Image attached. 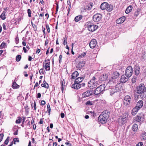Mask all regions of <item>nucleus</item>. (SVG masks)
<instances>
[{
    "instance_id": "obj_1",
    "label": "nucleus",
    "mask_w": 146,
    "mask_h": 146,
    "mask_svg": "<svg viewBox=\"0 0 146 146\" xmlns=\"http://www.w3.org/2000/svg\"><path fill=\"white\" fill-rule=\"evenodd\" d=\"M136 93L140 94L141 98H145L146 96V87H145L144 84H141L136 88Z\"/></svg>"
},
{
    "instance_id": "obj_2",
    "label": "nucleus",
    "mask_w": 146,
    "mask_h": 146,
    "mask_svg": "<svg viewBox=\"0 0 146 146\" xmlns=\"http://www.w3.org/2000/svg\"><path fill=\"white\" fill-rule=\"evenodd\" d=\"M110 113L107 111H103L98 118L99 121L102 124L105 123L109 117Z\"/></svg>"
},
{
    "instance_id": "obj_3",
    "label": "nucleus",
    "mask_w": 146,
    "mask_h": 146,
    "mask_svg": "<svg viewBox=\"0 0 146 146\" xmlns=\"http://www.w3.org/2000/svg\"><path fill=\"white\" fill-rule=\"evenodd\" d=\"M98 78L95 76L93 77L92 80L88 82V86L91 89L96 88L97 85H99L100 82L99 81Z\"/></svg>"
},
{
    "instance_id": "obj_4",
    "label": "nucleus",
    "mask_w": 146,
    "mask_h": 146,
    "mask_svg": "<svg viewBox=\"0 0 146 146\" xmlns=\"http://www.w3.org/2000/svg\"><path fill=\"white\" fill-rule=\"evenodd\" d=\"M128 115V113H124L123 116H120L119 117L118 119V121L119 124L120 125H122L126 123Z\"/></svg>"
},
{
    "instance_id": "obj_5",
    "label": "nucleus",
    "mask_w": 146,
    "mask_h": 146,
    "mask_svg": "<svg viewBox=\"0 0 146 146\" xmlns=\"http://www.w3.org/2000/svg\"><path fill=\"white\" fill-rule=\"evenodd\" d=\"M107 89H108L106 88V90ZM108 90H109L110 95H112L115 92L120 91L121 90V86H120L119 84H117L115 88H110Z\"/></svg>"
},
{
    "instance_id": "obj_6",
    "label": "nucleus",
    "mask_w": 146,
    "mask_h": 146,
    "mask_svg": "<svg viewBox=\"0 0 146 146\" xmlns=\"http://www.w3.org/2000/svg\"><path fill=\"white\" fill-rule=\"evenodd\" d=\"M135 121L139 123L143 122L145 120V116L143 113H138L135 117Z\"/></svg>"
},
{
    "instance_id": "obj_7",
    "label": "nucleus",
    "mask_w": 146,
    "mask_h": 146,
    "mask_svg": "<svg viewBox=\"0 0 146 146\" xmlns=\"http://www.w3.org/2000/svg\"><path fill=\"white\" fill-rule=\"evenodd\" d=\"M133 72L132 67L131 66H129L126 68L125 74L127 78H129L132 75Z\"/></svg>"
},
{
    "instance_id": "obj_8",
    "label": "nucleus",
    "mask_w": 146,
    "mask_h": 146,
    "mask_svg": "<svg viewBox=\"0 0 146 146\" xmlns=\"http://www.w3.org/2000/svg\"><path fill=\"white\" fill-rule=\"evenodd\" d=\"M131 101V98L129 96H126L124 98L123 103L124 105L127 106L130 104Z\"/></svg>"
},
{
    "instance_id": "obj_9",
    "label": "nucleus",
    "mask_w": 146,
    "mask_h": 146,
    "mask_svg": "<svg viewBox=\"0 0 146 146\" xmlns=\"http://www.w3.org/2000/svg\"><path fill=\"white\" fill-rule=\"evenodd\" d=\"M102 18V15L100 14H97L93 16V19L95 22H97L100 21Z\"/></svg>"
},
{
    "instance_id": "obj_10",
    "label": "nucleus",
    "mask_w": 146,
    "mask_h": 146,
    "mask_svg": "<svg viewBox=\"0 0 146 146\" xmlns=\"http://www.w3.org/2000/svg\"><path fill=\"white\" fill-rule=\"evenodd\" d=\"M98 26L97 25H89L88 26V29L89 31L93 32L96 30Z\"/></svg>"
},
{
    "instance_id": "obj_11",
    "label": "nucleus",
    "mask_w": 146,
    "mask_h": 146,
    "mask_svg": "<svg viewBox=\"0 0 146 146\" xmlns=\"http://www.w3.org/2000/svg\"><path fill=\"white\" fill-rule=\"evenodd\" d=\"M92 6L93 3H90L85 6L84 7L82 8V10L81 11L83 10V11H84V10L86 11L91 10L92 8Z\"/></svg>"
},
{
    "instance_id": "obj_12",
    "label": "nucleus",
    "mask_w": 146,
    "mask_h": 146,
    "mask_svg": "<svg viewBox=\"0 0 146 146\" xmlns=\"http://www.w3.org/2000/svg\"><path fill=\"white\" fill-rule=\"evenodd\" d=\"M93 92V91L92 90H88L86 92L83 93L82 94V96L84 98L89 96L92 95Z\"/></svg>"
},
{
    "instance_id": "obj_13",
    "label": "nucleus",
    "mask_w": 146,
    "mask_h": 146,
    "mask_svg": "<svg viewBox=\"0 0 146 146\" xmlns=\"http://www.w3.org/2000/svg\"><path fill=\"white\" fill-rule=\"evenodd\" d=\"M97 41L95 39L92 40L89 43V46L91 48H94L96 46Z\"/></svg>"
},
{
    "instance_id": "obj_14",
    "label": "nucleus",
    "mask_w": 146,
    "mask_h": 146,
    "mask_svg": "<svg viewBox=\"0 0 146 146\" xmlns=\"http://www.w3.org/2000/svg\"><path fill=\"white\" fill-rule=\"evenodd\" d=\"M81 87V85L79 83L75 82L72 86V88L75 89H78L80 88Z\"/></svg>"
},
{
    "instance_id": "obj_15",
    "label": "nucleus",
    "mask_w": 146,
    "mask_h": 146,
    "mask_svg": "<svg viewBox=\"0 0 146 146\" xmlns=\"http://www.w3.org/2000/svg\"><path fill=\"white\" fill-rule=\"evenodd\" d=\"M134 68L135 74L136 75H138L139 74L140 71V67L136 65L135 66Z\"/></svg>"
},
{
    "instance_id": "obj_16",
    "label": "nucleus",
    "mask_w": 146,
    "mask_h": 146,
    "mask_svg": "<svg viewBox=\"0 0 146 146\" xmlns=\"http://www.w3.org/2000/svg\"><path fill=\"white\" fill-rule=\"evenodd\" d=\"M108 78V75L106 74H104L101 75L98 78L100 81H104L107 80Z\"/></svg>"
},
{
    "instance_id": "obj_17",
    "label": "nucleus",
    "mask_w": 146,
    "mask_h": 146,
    "mask_svg": "<svg viewBox=\"0 0 146 146\" xmlns=\"http://www.w3.org/2000/svg\"><path fill=\"white\" fill-rule=\"evenodd\" d=\"M128 78H126L124 75H122L120 79V82L122 83H125L128 80Z\"/></svg>"
},
{
    "instance_id": "obj_18",
    "label": "nucleus",
    "mask_w": 146,
    "mask_h": 146,
    "mask_svg": "<svg viewBox=\"0 0 146 146\" xmlns=\"http://www.w3.org/2000/svg\"><path fill=\"white\" fill-rule=\"evenodd\" d=\"M119 75V73L117 72H114L112 75L111 78L113 79H117Z\"/></svg>"
},
{
    "instance_id": "obj_19",
    "label": "nucleus",
    "mask_w": 146,
    "mask_h": 146,
    "mask_svg": "<svg viewBox=\"0 0 146 146\" xmlns=\"http://www.w3.org/2000/svg\"><path fill=\"white\" fill-rule=\"evenodd\" d=\"M143 105V102L142 100H140L137 103L135 107L140 109L142 107Z\"/></svg>"
},
{
    "instance_id": "obj_20",
    "label": "nucleus",
    "mask_w": 146,
    "mask_h": 146,
    "mask_svg": "<svg viewBox=\"0 0 146 146\" xmlns=\"http://www.w3.org/2000/svg\"><path fill=\"white\" fill-rule=\"evenodd\" d=\"M108 4L106 2H104L102 3L100 6L101 9L102 10L106 9Z\"/></svg>"
},
{
    "instance_id": "obj_21",
    "label": "nucleus",
    "mask_w": 146,
    "mask_h": 146,
    "mask_svg": "<svg viewBox=\"0 0 146 146\" xmlns=\"http://www.w3.org/2000/svg\"><path fill=\"white\" fill-rule=\"evenodd\" d=\"M139 110V109L135 106V107L133 108L131 112L132 115H135Z\"/></svg>"
},
{
    "instance_id": "obj_22",
    "label": "nucleus",
    "mask_w": 146,
    "mask_h": 146,
    "mask_svg": "<svg viewBox=\"0 0 146 146\" xmlns=\"http://www.w3.org/2000/svg\"><path fill=\"white\" fill-rule=\"evenodd\" d=\"M79 74L78 72L76 71L74 72L71 75V79H74L78 76Z\"/></svg>"
},
{
    "instance_id": "obj_23",
    "label": "nucleus",
    "mask_w": 146,
    "mask_h": 146,
    "mask_svg": "<svg viewBox=\"0 0 146 146\" xmlns=\"http://www.w3.org/2000/svg\"><path fill=\"white\" fill-rule=\"evenodd\" d=\"M101 90L98 87L96 88L94 92V94L97 95L102 92Z\"/></svg>"
},
{
    "instance_id": "obj_24",
    "label": "nucleus",
    "mask_w": 146,
    "mask_h": 146,
    "mask_svg": "<svg viewBox=\"0 0 146 146\" xmlns=\"http://www.w3.org/2000/svg\"><path fill=\"white\" fill-rule=\"evenodd\" d=\"M50 64L49 62H46L45 64H44L43 67L45 68L46 71L50 70Z\"/></svg>"
},
{
    "instance_id": "obj_25",
    "label": "nucleus",
    "mask_w": 146,
    "mask_h": 146,
    "mask_svg": "<svg viewBox=\"0 0 146 146\" xmlns=\"http://www.w3.org/2000/svg\"><path fill=\"white\" fill-rule=\"evenodd\" d=\"M84 78L82 77H79L77 78L75 80V82L80 83L83 80Z\"/></svg>"
},
{
    "instance_id": "obj_26",
    "label": "nucleus",
    "mask_w": 146,
    "mask_h": 146,
    "mask_svg": "<svg viewBox=\"0 0 146 146\" xmlns=\"http://www.w3.org/2000/svg\"><path fill=\"white\" fill-rule=\"evenodd\" d=\"M13 89L18 88L19 87V86L15 82H13L12 86Z\"/></svg>"
},
{
    "instance_id": "obj_27",
    "label": "nucleus",
    "mask_w": 146,
    "mask_h": 146,
    "mask_svg": "<svg viewBox=\"0 0 146 146\" xmlns=\"http://www.w3.org/2000/svg\"><path fill=\"white\" fill-rule=\"evenodd\" d=\"M82 15H79L75 17L74 20L76 22H78L82 19Z\"/></svg>"
},
{
    "instance_id": "obj_28",
    "label": "nucleus",
    "mask_w": 146,
    "mask_h": 146,
    "mask_svg": "<svg viewBox=\"0 0 146 146\" xmlns=\"http://www.w3.org/2000/svg\"><path fill=\"white\" fill-rule=\"evenodd\" d=\"M132 129L133 131H137L138 129V125L136 124H134L132 127Z\"/></svg>"
},
{
    "instance_id": "obj_29",
    "label": "nucleus",
    "mask_w": 146,
    "mask_h": 146,
    "mask_svg": "<svg viewBox=\"0 0 146 146\" xmlns=\"http://www.w3.org/2000/svg\"><path fill=\"white\" fill-rule=\"evenodd\" d=\"M113 9V7L112 5H109L108 4V6L107 8H106V10L109 12H110L112 11Z\"/></svg>"
},
{
    "instance_id": "obj_30",
    "label": "nucleus",
    "mask_w": 146,
    "mask_h": 146,
    "mask_svg": "<svg viewBox=\"0 0 146 146\" xmlns=\"http://www.w3.org/2000/svg\"><path fill=\"white\" fill-rule=\"evenodd\" d=\"M141 138L142 140L146 139V133H143L141 135Z\"/></svg>"
},
{
    "instance_id": "obj_31",
    "label": "nucleus",
    "mask_w": 146,
    "mask_h": 146,
    "mask_svg": "<svg viewBox=\"0 0 146 146\" xmlns=\"http://www.w3.org/2000/svg\"><path fill=\"white\" fill-rule=\"evenodd\" d=\"M98 87L100 88V89H101L102 92L104 91L106 88L105 85V84H102L98 86Z\"/></svg>"
},
{
    "instance_id": "obj_32",
    "label": "nucleus",
    "mask_w": 146,
    "mask_h": 146,
    "mask_svg": "<svg viewBox=\"0 0 146 146\" xmlns=\"http://www.w3.org/2000/svg\"><path fill=\"white\" fill-rule=\"evenodd\" d=\"M5 13L6 12L4 11L0 15V17L2 20H4L6 18Z\"/></svg>"
},
{
    "instance_id": "obj_33",
    "label": "nucleus",
    "mask_w": 146,
    "mask_h": 146,
    "mask_svg": "<svg viewBox=\"0 0 146 146\" xmlns=\"http://www.w3.org/2000/svg\"><path fill=\"white\" fill-rule=\"evenodd\" d=\"M85 64V63L83 62H80L79 63L78 66H77V67H78L79 68H81L84 66Z\"/></svg>"
},
{
    "instance_id": "obj_34",
    "label": "nucleus",
    "mask_w": 146,
    "mask_h": 146,
    "mask_svg": "<svg viewBox=\"0 0 146 146\" xmlns=\"http://www.w3.org/2000/svg\"><path fill=\"white\" fill-rule=\"evenodd\" d=\"M124 21L125 19H123V20L121 21V18H119L117 20L116 23L117 24L122 23Z\"/></svg>"
},
{
    "instance_id": "obj_35",
    "label": "nucleus",
    "mask_w": 146,
    "mask_h": 146,
    "mask_svg": "<svg viewBox=\"0 0 146 146\" xmlns=\"http://www.w3.org/2000/svg\"><path fill=\"white\" fill-rule=\"evenodd\" d=\"M93 104V102H91L90 101H88L86 102V105L88 106H91Z\"/></svg>"
},
{
    "instance_id": "obj_36",
    "label": "nucleus",
    "mask_w": 146,
    "mask_h": 146,
    "mask_svg": "<svg viewBox=\"0 0 146 146\" xmlns=\"http://www.w3.org/2000/svg\"><path fill=\"white\" fill-rule=\"evenodd\" d=\"M21 58V56L20 55H18L16 57V60L17 61L19 62Z\"/></svg>"
},
{
    "instance_id": "obj_37",
    "label": "nucleus",
    "mask_w": 146,
    "mask_h": 146,
    "mask_svg": "<svg viewBox=\"0 0 146 146\" xmlns=\"http://www.w3.org/2000/svg\"><path fill=\"white\" fill-rule=\"evenodd\" d=\"M6 45V43L3 42L0 45V48L2 49L4 48H5Z\"/></svg>"
},
{
    "instance_id": "obj_38",
    "label": "nucleus",
    "mask_w": 146,
    "mask_h": 146,
    "mask_svg": "<svg viewBox=\"0 0 146 146\" xmlns=\"http://www.w3.org/2000/svg\"><path fill=\"white\" fill-rule=\"evenodd\" d=\"M21 120V118L20 117H18V119H17L16 121V123H17L19 124L20 123Z\"/></svg>"
},
{
    "instance_id": "obj_39",
    "label": "nucleus",
    "mask_w": 146,
    "mask_h": 146,
    "mask_svg": "<svg viewBox=\"0 0 146 146\" xmlns=\"http://www.w3.org/2000/svg\"><path fill=\"white\" fill-rule=\"evenodd\" d=\"M86 53L85 52H83L81 54H79L78 58H82L84 57L85 55H86Z\"/></svg>"
},
{
    "instance_id": "obj_40",
    "label": "nucleus",
    "mask_w": 146,
    "mask_h": 146,
    "mask_svg": "<svg viewBox=\"0 0 146 146\" xmlns=\"http://www.w3.org/2000/svg\"><path fill=\"white\" fill-rule=\"evenodd\" d=\"M47 108L48 112L49 113V115L50 112V108L49 104L47 105Z\"/></svg>"
},
{
    "instance_id": "obj_41",
    "label": "nucleus",
    "mask_w": 146,
    "mask_h": 146,
    "mask_svg": "<svg viewBox=\"0 0 146 146\" xmlns=\"http://www.w3.org/2000/svg\"><path fill=\"white\" fill-rule=\"evenodd\" d=\"M27 12L28 14V16L29 17H30L31 16V11L30 9H28L27 10Z\"/></svg>"
},
{
    "instance_id": "obj_42",
    "label": "nucleus",
    "mask_w": 146,
    "mask_h": 146,
    "mask_svg": "<svg viewBox=\"0 0 146 146\" xmlns=\"http://www.w3.org/2000/svg\"><path fill=\"white\" fill-rule=\"evenodd\" d=\"M9 137H8L4 142V143L5 144L7 145L8 144L9 141Z\"/></svg>"
},
{
    "instance_id": "obj_43",
    "label": "nucleus",
    "mask_w": 146,
    "mask_h": 146,
    "mask_svg": "<svg viewBox=\"0 0 146 146\" xmlns=\"http://www.w3.org/2000/svg\"><path fill=\"white\" fill-rule=\"evenodd\" d=\"M61 89L62 91V92H63V91L64 90V84H63V81H62L61 82Z\"/></svg>"
},
{
    "instance_id": "obj_44",
    "label": "nucleus",
    "mask_w": 146,
    "mask_h": 146,
    "mask_svg": "<svg viewBox=\"0 0 146 146\" xmlns=\"http://www.w3.org/2000/svg\"><path fill=\"white\" fill-rule=\"evenodd\" d=\"M139 11H136L134 14V16L136 17H137L138 15H139Z\"/></svg>"
},
{
    "instance_id": "obj_45",
    "label": "nucleus",
    "mask_w": 146,
    "mask_h": 146,
    "mask_svg": "<svg viewBox=\"0 0 146 146\" xmlns=\"http://www.w3.org/2000/svg\"><path fill=\"white\" fill-rule=\"evenodd\" d=\"M46 29L48 32L49 33L50 32V28L48 24L46 25Z\"/></svg>"
},
{
    "instance_id": "obj_46",
    "label": "nucleus",
    "mask_w": 146,
    "mask_h": 146,
    "mask_svg": "<svg viewBox=\"0 0 146 146\" xmlns=\"http://www.w3.org/2000/svg\"><path fill=\"white\" fill-rule=\"evenodd\" d=\"M4 136V135L3 133L0 134V142L2 141Z\"/></svg>"
},
{
    "instance_id": "obj_47",
    "label": "nucleus",
    "mask_w": 146,
    "mask_h": 146,
    "mask_svg": "<svg viewBox=\"0 0 146 146\" xmlns=\"http://www.w3.org/2000/svg\"><path fill=\"white\" fill-rule=\"evenodd\" d=\"M13 141H14V144H15V142L17 141L19 142V139L18 138H15L13 139Z\"/></svg>"
},
{
    "instance_id": "obj_48",
    "label": "nucleus",
    "mask_w": 146,
    "mask_h": 146,
    "mask_svg": "<svg viewBox=\"0 0 146 146\" xmlns=\"http://www.w3.org/2000/svg\"><path fill=\"white\" fill-rule=\"evenodd\" d=\"M63 39L64 40L63 44L65 45L66 44H67L66 38H65L64 37Z\"/></svg>"
},
{
    "instance_id": "obj_49",
    "label": "nucleus",
    "mask_w": 146,
    "mask_h": 146,
    "mask_svg": "<svg viewBox=\"0 0 146 146\" xmlns=\"http://www.w3.org/2000/svg\"><path fill=\"white\" fill-rule=\"evenodd\" d=\"M136 78L134 77L132 79V82L133 83H135L136 82Z\"/></svg>"
},
{
    "instance_id": "obj_50",
    "label": "nucleus",
    "mask_w": 146,
    "mask_h": 146,
    "mask_svg": "<svg viewBox=\"0 0 146 146\" xmlns=\"http://www.w3.org/2000/svg\"><path fill=\"white\" fill-rule=\"evenodd\" d=\"M62 58V56L61 55H60L59 58V63H60L61 62V60Z\"/></svg>"
},
{
    "instance_id": "obj_51",
    "label": "nucleus",
    "mask_w": 146,
    "mask_h": 146,
    "mask_svg": "<svg viewBox=\"0 0 146 146\" xmlns=\"http://www.w3.org/2000/svg\"><path fill=\"white\" fill-rule=\"evenodd\" d=\"M127 9H128L129 11H130L131 12V10H132V6H131V5H130V6H129L127 8Z\"/></svg>"
},
{
    "instance_id": "obj_52",
    "label": "nucleus",
    "mask_w": 146,
    "mask_h": 146,
    "mask_svg": "<svg viewBox=\"0 0 146 146\" xmlns=\"http://www.w3.org/2000/svg\"><path fill=\"white\" fill-rule=\"evenodd\" d=\"M39 73L40 74H43L44 73V72L43 71V69L42 68V69H40V70H39Z\"/></svg>"
},
{
    "instance_id": "obj_53",
    "label": "nucleus",
    "mask_w": 146,
    "mask_h": 146,
    "mask_svg": "<svg viewBox=\"0 0 146 146\" xmlns=\"http://www.w3.org/2000/svg\"><path fill=\"white\" fill-rule=\"evenodd\" d=\"M143 145V143L141 142H139L136 145V146H142Z\"/></svg>"
},
{
    "instance_id": "obj_54",
    "label": "nucleus",
    "mask_w": 146,
    "mask_h": 146,
    "mask_svg": "<svg viewBox=\"0 0 146 146\" xmlns=\"http://www.w3.org/2000/svg\"><path fill=\"white\" fill-rule=\"evenodd\" d=\"M41 85L42 87H44L47 88H48V87L47 86H46V84H44V83L42 84Z\"/></svg>"
},
{
    "instance_id": "obj_55",
    "label": "nucleus",
    "mask_w": 146,
    "mask_h": 146,
    "mask_svg": "<svg viewBox=\"0 0 146 146\" xmlns=\"http://www.w3.org/2000/svg\"><path fill=\"white\" fill-rule=\"evenodd\" d=\"M41 105H44L45 104V102L44 100H42L41 102Z\"/></svg>"
},
{
    "instance_id": "obj_56",
    "label": "nucleus",
    "mask_w": 146,
    "mask_h": 146,
    "mask_svg": "<svg viewBox=\"0 0 146 146\" xmlns=\"http://www.w3.org/2000/svg\"><path fill=\"white\" fill-rule=\"evenodd\" d=\"M41 96V94L40 93H38L37 94V98H40Z\"/></svg>"
},
{
    "instance_id": "obj_57",
    "label": "nucleus",
    "mask_w": 146,
    "mask_h": 146,
    "mask_svg": "<svg viewBox=\"0 0 146 146\" xmlns=\"http://www.w3.org/2000/svg\"><path fill=\"white\" fill-rule=\"evenodd\" d=\"M40 50L39 49H38L37 51H36V53L38 54L40 52Z\"/></svg>"
},
{
    "instance_id": "obj_58",
    "label": "nucleus",
    "mask_w": 146,
    "mask_h": 146,
    "mask_svg": "<svg viewBox=\"0 0 146 146\" xmlns=\"http://www.w3.org/2000/svg\"><path fill=\"white\" fill-rule=\"evenodd\" d=\"M130 12V11H129L127 9H126L125 11V13L127 14H128Z\"/></svg>"
},
{
    "instance_id": "obj_59",
    "label": "nucleus",
    "mask_w": 146,
    "mask_h": 146,
    "mask_svg": "<svg viewBox=\"0 0 146 146\" xmlns=\"http://www.w3.org/2000/svg\"><path fill=\"white\" fill-rule=\"evenodd\" d=\"M60 115L62 118H63L64 117V114L63 113H61Z\"/></svg>"
},
{
    "instance_id": "obj_60",
    "label": "nucleus",
    "mask_w": 146,
    "mask_h": 146,
    "mask_svg": "<svg viewBox=\"0 0 146 146\" xmlns=\"http://www.w3.org/2000/svg\"><path fill=\"white\" fill-rule=\"evenodd\" d=\"M43 123L42 119H40V121L39 122V123L40 124H42Z\"/></svg>"
},
{
    "instance_id": "obj_61",
    "label": "nucleus",
    "mask_w": 146,
    "mask_h": 146,
    "mask_svg": "<svg viewBox=\"0 0 146 146\" xmlns=\"http://www.w3.org/2000/svg\"><path fill=\"white\" fill-rule=\"evenodd\" d=\"M36 109V104L35 102H34V110H35Z\"/></svg>"
},
{
    "instance_id": "obj_62",
    "label": "nucleus",
    "mask_w": 146,
    "mask_h": 146,
    "mask_svg": "<svg viewBox=\"0 0 146 146\" xmlns=\"http://www.w3.org/2000/svg\"><path fill=\"white\" fill-rule=\"evenodd\" d=\"M3 29L4 30H6V25L4 23H3Z\"/></svg>"
},
{
    "instance_id": "obj_63",
    "label": "nucleus",
    "mask_w": 146,
    "mask_h": 146,
    "mask_svg": "<svg viewBox=\"0 0 146 146\" xmlns=\"http://www.w3.org/2000/svg\"><path fill=\"white\" fill-rule=\"evenodd\" d=\"M45 28H42V32H43V33H44V35L45 34Z\"/></svg>"
},
{
    "instance_id": "obj_64",
    "label": "nucleus",
    "mask_w": 146,
    "mask_h": 146,
    "mask_svg": "<svg viewBox=\"0 0 146 146\" xmlns=\"http://www.w3.org/2000/svg\"><path fill=\"white\" fill-rule=\"evenodd\" d=\"M39 83H38V82H37L36 84L34 86V88L36 86H38L39 85Z\"/></svg>"
}]
</instances>
